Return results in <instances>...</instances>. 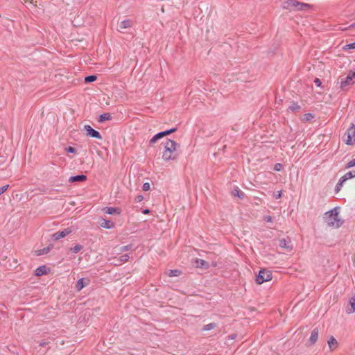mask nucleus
Here are the masks:
<instances>
[{
	"label": "nucleus",
	"instance_id": "1",
	"mask_svg": "<svg viewBox=\"0 0 355 355\" xmlns=\"http://www.w3.org/2000/svg\"><path fill=\"white\" fill-rule=\"evenodd\" d=\"M340 209L339 207H336L325 213L324 218L329 227L338 228L343 225L344 221L338 216Z\"/></svg>",
	"mask_w": 355,
	"mask_h": 355
},
{
	"label": "nucleus",
	"instance_id": "2",
	"mask_svg": "<svg viewBox=\"0 0 355 355\" xmlns=\"http://www.w3.org/2000/svg\"><path fill=\"white\" fill-rule=\"evenodd\" d=\"M178 144L173 140L167 139L164 143V152L163 153L162 158L165 161L175 159L177 157L176 150Z\"/></svg>",
	"mask_w": 355,
	"mask_h": 355
},
{
	"label": "nucleus",
	"instance_id": "3",
	"mask_svg": "<svg viewBox=\"0 0 355 355\" xmlns=\"http://www.w3.org/2000/svg\"><path fill=\"white\" fill-rule=\"evenodd\" d=\"M284 8L287 9L294 8L297 10H304L310 8V5L300 2L297 0H288L284 3Z\"/></svg>",
	"mask_w": 355,
	"mask_h": 355
},
{
	"label": "nucleus",
	"instance_id": "4",
	"mask_svg": "<svg viewBox=\"0 0 355 355\" xmlns=\"http://www.w3.org/2000/svg\"><path fill=\"white\" fill-rule=\"evenodd\" d=\"M272 277V272L267 269L263 268L259 270L255 281L257 284H261L266 282L270 281Z\"/></svg>",
	"mask_w": 355,
	"mask_h": 355
},
{
	"label": "nucleus",
	"instance_id": "5",
	"mask_svg": "<svg viewBox=\"0 0 355 355\" xmlns=\"http://www.w3.org/2000/svg\"><path fill=\"white\" fill-rule=\"evenodd\" d=\"M355 83V71H350L347 77L340 79V87L342 90H345L346 87Z\"/></svg>",
	"mask_w": 355,
	"mask_h": 355
},
{
	"label": "nucleus",
	"instance_id": "6",
	"mask_svg": "<svg viewBox=\"0 0 355 355\" xmlns=\"http://www.w3.org/2000/svg\"><path fill=\"white\" fill-rule=\"evenodd\" d=\"M72 232V230L70 227L65 228L62 230L55 232L51 235V238L53 241H58L62 238L65 237Z\"/></svg>",
	"mask_w": 355,
	"mask_h": 355
},
{
	"label": "nucleus",
	"instance_id": "7",
	"mask_svg": "<svg viewBox=\"0 0 355 355\" xmlns=\"http://www.w3.org/2000/svg\"><path fill=\"white\" fill-rule=\"evenodd\" d=\"M84 130L86 131L87 135L93 138H96L98 139H101L102 136L100 132L94 128H92L89 125H85Z\"/></svg>",
	"mask_w": 355,
	"mask_h": 355
},
{
	"label": "nucleus",
	"instance_id": "8",
	"mask_svg": "<svg viewBox=\"0 0 355 355\" xmlns=\"http://www.w3.org/2000/svg\"><path fill=\"white\" fill-rule=\"evenodd\" d=\"M90 283V279L88 278H80L79 279L75 286V289L76 291H80L83 288L89 285Z\"/></svg>",
	"mask_w": 355,
	"mask_h": 355
},
{
	"label": "nucleus",
	"instance_id": "9",
	"mask_svg": "<svg viewBox=\"0 0 355 355\" xmlns=\"http://www.w3.org/2000/svg\"><path fill=\"white\" fill-rule=\"evenodd\" d=\"M51 272L50 268L47 267L45 265L39 266L35 270V275L37 277H40L44 275H48Z\"/></svg>",
	"mask_w": 355,
	"mask_h": 355
},
{
	"label": "nucleus",
	"instance_id": "10",
	"mask_svg": "<svg viewBox=\"0 0 355 355\" xmlns=\"http://www.w3.org/2000/svg\"><path fill=\"white\" fill-rule=\"evenodd\" d=\"M194 263L196 268L202 269H208L209 268V262L201 259H196Z\"/></svg>",
	"mask_w": 355,
	"mask_h": 355
},
{
	"label": "nucleus",
	"instance_id": "11",
	"mask_svg": "<svg viewBox=\"0 0 355 355\" xmlns=\"http://www.w3.org/2000/svg\"><path fill=\"white\" fill-rule=\"evenodd\" d=\"M319 330L318 327L314 328L311 334V336L309 340V345H313L318 338Z\"/></svg>",
	"mask_w": 355,
	"mask_h": 355
},
{
	"label": "nucleus",
	"instance_id": "12",
	"mask_svg": "<svg viewBox=\"0 0 355 355\" xmlns=\"http://www.w3.org/2000/svg\"><path fill=\"white\" fill-rule=\"evenodd\" d=\"M87 179V176L84 174L76 175L71 176L69 179V182L73 183L76 182H83L86 181Z\"/></svg>",
	"mask_w": 355,
	"mask_h": 355
},
{
	"label": "nucleus",
	"instance_id": "13",
	"mask_svg": "<svg viewBox=\"0 0 355 355\" xmlns=\"http://www.w3.org/2000/svg\"><path fill=\"white\" fill-rule=\"evenodd\" d=\"M347 140L346 141V144L348 145L352 144V137L355 136V126L354 124L348 128L347 131Z\"/></svg>",
	"mask_w": 355,
	"mask_h": 355
},
{
	"label": "nucleus",
	"instance_id": "14",
	"mask_svg": "<svg viewBox=\"0 0 355 355\" xmlns=\"http://www.w3.org/2000/svg\"><path fill=\"white\" fill-rule=\"evenodd\" d=\"M100 225L103 228L110 230L114 228L115 225L114 222L110 220L102 218V222L100 223Z\"/></svg>",
	"mask_w": 355,
	"mask_h": 355
},
{
	"label": "nucleus",
	"instance_id": "15",
	"mask_svg": "<svg viewBox=\"0 0 355 355\" xmlns=\"http://www.w3.org/2000/svg\"><path fill=\"white\" fill-rule=\"evenodd\" d=\"M103 211L105 214H118L119 215L121 214V209L119 208H117V207H105L103 209Z\"/></svg>",
	"mask_w": 355,
	"mask_h": 355
},
{
	"label": "nucleus",
	"instance_id": "16",
	"mask_svg": "<svg viewBox=\"0 0 355 355\" xmlns=\"http://www.w3.org/2000/svg\"><path fill=\"white\" fill-rule=\"evenodd\" d=\"M132 21L130 19H125L122 21L119 25V31H121L123 29L130 28L132 26Z\"/></svg>",
	"mask_w": 355,
	"mask_h": 355
},
{
	"label": "nucleus",
	"instance_id": "17",
	"mask_svg": "<svg viewBox=\"0 0 355 355\" xmlns=\"http://www.w3.org/2000/svg\"><path fill=\"white\" fill-rule=\"evenodd\" d=\"M327 343H328L329 347L330 348V349L331 351L334 350L338 346V342H337L336 339L333 336H330V338H329V340L327 341Z\"/></svg>",
	"mask_w": 355,
	"mask_h": 355
},
{
	"label": "nucleus",
	"instance_id": "18",
	"mask_svg": "<svg viewBox=\"0 0 355 355\" xmlns=\"http://www.w3.org/2000/svg\"><path fill=\"white\" fill-rule=\"evenodd\" d=\"M291 242L288 241L286 239H282L279 240V245L282 248L292 249V245H290Z\"/></svg>",
	"mask_w": 355,
	"mask_h": 355
},
{
	"label": "nucleus",
	"instance_id": "19",
	"mask_svg": "<svg viewBox=\"0 0 355 355\" xmlns=\"http://www.w3.org/2000/svg\"><path fill=\"white\" fill-rule=\"evenodd\" d=\"M52 248H53V245H49V246H47L46 248H44L42 249L37 250L35 252L37 256H41V255L46 254H48L50 252V250L52 249Z\"/></svg>",
	"mask_w": 355,
	"mask_h": 355
},
{
	"label": "nucleus",
	"instance_id": "20",
	"mask_svg": "<svg viewBox=\"0 0 355 355\" xmlns=\"http://www.w3.org/2000/svg\"><path fill=\"white\" fill-rule=\"evenodd\" d=\"M112 116L110 113H103L101 115H99L98 119V122L99 123H103L105 121L111 120Z\"/></svg>",
	"mask_w": 355,
	"mask_h": 355
},
{
	"label": "nucleus",
	"instance_id": "21",
	"mask_svg": "<svg viewBox=\"0 0 355 355\" xmlns=\"http://www.w3.org/2000/svg\"><path fill=\"white\" fill-rule=\"evenodd\" d=\"M355 178V170L350 171L346 173L344 175L341 177L342 181L346 182L347 180Z\"/></svg>",
	"mask_w": 355,
	"mask_h": 355
},
{
	"label": "nucleus",
	"instance_id": "22",
	"mask_svg": "<svg viewBox=\"0 0 355 355\" xmlns=\"http://www.w3.org/2000/svg\"><path fill=\"white\" fill-rule=\"evenodd\" d=\"M232 193L234 196H237L240 199H243L245 197V193L238 187H235L232 191Z\"/></svg>",
	"mask_w": 355,
	"mask_h": 355
},
{
	"label": "nucleus",
	"instance_id": "23",
	"mask_svg": "<svg viewBox=\"0 0 355 355\" xmlns=\"http://www.w3.org/2000/svg\"><path fill=\"white\" fill-rule=\"evenodd\" d=\"M349 304L350 308H347L346 310L347 313H352L355 312V297H353L349 300Z\"/></svg>",
	"mask_w": 355,
	"mask_h": 355
},
{
	"label": "nucleus",
	"instance_id": "24",
	"mask_svg": "<svg viewBox=\"0 0 355 355\" xmlns=\"http://www.w3.org/2000/svg\"><path fill=\"white\" fill-rule=\"evenodd\" d=\"M301 106L296 102L293 101L291 105L288 107V110L291 112H299Z\"/></svg>",
	"mask_w": 355,
	"mask_h": 355
},
{
	"label": "nucleus",
	"instance_id": "25",
	"mask_svg": "<svg viewBox=\"0 0 355 355\" xmlns=\"http://www.w3.org/2000/svg\"><path fill=\"white\" fill-rule=\"evenodd\" d=\"M182 270H178V269L169 270L167 272V275L171 277H179L180 275H182Z\"/></svg>",
	"mask_w": 355,
	"mask_h": 355
},
{
	"label": "nucleus",
	"instance_id": "26",
	"mask_svg": "<svg viewBox=\"0 0 355 355\" xmlns=\"http://www.w3.org/2000/svg\"><path fill=\"white\" fill-rule=\"evenodd\" d=\"M163 138L162 137V134H161V132H158L157 133L156 135H155L149 141V144L150 145H152L153 144H155V142H157L159 139Z\"/></svg>",
	"mask_w": 355,
	"mask_h": 355
},
{
	"label": "nucleus",
	"instance_id": "27",
	"mask_svg": "<svg viewBox=\"0 0 355 355\" xmlns=\"http://www.w3.org/2000/svg\"><path fill=\"white\" fill-rule=\"evenodd\" d=\"M97 80V76L96 75H89L85 77V83H93L95 80Z\"/></svg>",
	"mask_w": 355,
	"mask_h": 355
},
{
	"label": "nucleus",
	"instance_id": "28",
	"mask_svg": "<svg viewBox=\"0 0 355 355\" xmlns=\"http://www.w3.org/2000/svg\"><path fill=\"white\" fill-rule=\"evenodd\" d=\"M345 182V181H342L341 178L339 179L338 182L336 184V185L335 187V193H338L340 191V189Z\"/></svg>",
	"mask_w": 355,
	"mask_h": 355
},
{
	"label": "nucleus",
	"instance_id": "29",
	"mask_svg": "<svg viewBox=\"0 0 355 355\" xmlns=\"http://www.w3.org/2000/svg\"><path fill=\"white\" fill-rule=\"evenodd\" d=\"M177 130H178L177 128H171L169 130L162 131L160 132H161V134H162V137H164L165 136L169 135L170 134L176 132Z\"/></svg>",
	"mask_w": 355,
	"mask_h": 355
},
{
	"label": "nucleus",
	"instance_id": "30",
	"mask_svg": "<svg viewBox=\"0 0 355 355\" xmlns=\"http://www.w3.org/2000/svg\"><path fill=\"white\" fill-rule=\"evenodd\" d=\"M216 327V324L214 322H211V323L207 324L206 325H204L202 329L203 331H209L211 329H214Z\"/></svg>",
	"mask_w": 355,
	"mask_h": 355
},
{
	"label": "nucleus",
	"instance_id": "31",
	"mask_svg": "<svg viewBox=\"0 0 355 355\" xmlns=\"http://www.w3.org/2000/svg\"><path fill=\"white\" fill-rule=\"evenodd\" d=\"M313 118H314V115L313 114H311V113H306V114H304L302 120L303 121H311Z\"/></svg>",
	"mask_w": 355,
	"mask_h": 355
},
{
	"label": "nucleus",
	"instance_id": "32",
	"mask_svg": "<svg viewBox=\"0 0 355 355\" xmlns=\"http://www.w3.org/2000/svg\"><path fill=\"white\" fill-rule=\"evenodd\" d=\"M129 259V255L127 254H123L121 255L120 257H119V264H121L123 263H125Z\"/></svg>",
	"mask_w": 355,
	"mask_h": 355
},
{
	"label": "nucleus",
	"instance_id": "33",
	"mask_svg": "<svg viewBox=\"0 0 355 355\" xmlns=\"http://www.w3.org/2000/svg\"><path fill=\"white\" fill-rule=\"evenodd\" d=\"M83 245H80V244H77L73 248H71V250L73 252V253H78L79 251H80L82 249H83Z\"/></svg>",
	"mask_w": 355,
	"mask_h": 355
},
{
	"label": "nucleus",
	"instance_id": "34",
	"mask_svg": "<svg viewBox=\"0 0 355 355\" xmlns=\"http://www.w3.org/2000/svg\"><path fill=\"white\" fill-rule=\"evenodd\" d=\"M355 49V42L353 43L347 44L344 47V50H349V49Z\"/></svg>",
	"mask_w": 355,
	"mask_h": 355
},
{
	"label": "nucleus",
	"instance_id": "35",
	"mask_svg": "<svg viewBox=\"0 0 355 355\" xmlns=\"http://www.w3.org/2000/svg\"><path fill=\"white\" fill-rule=\"evenodd\" d=\"M354 166H355V159H353L347 162V164L345 165V168H350Z\"/></svg>",
	"mask_w": 355,
	"mask_h": 355
},
{
	"label": "nucleus",
	"instance_id": "36",
	"mask_svg": "<svg viewBox=\"0 0 355 355\" xmlns=\"http://www.w3.org/2000/svg\"><path fill=\"white\" fill-rule=\"evenodd\" d=\"M28 5L31 6V7L35 6L33 0H24V6H26V7H27L29 9Z\"/></svg>",
	"mask_w": 355,
	"mask_h": 355
},
{
	"label": "nucleus",
	"instance_id": "37",
	"mask_svg": "<svg viewBox=\"0 0 355 355\" xmlns=\"http://www.w3.org/2000/svg\"><path fill=\"white\" fill-rule=\"evenodd\" d=\"M132 247V245L131 244L121 246L120 248V251L121 252L128 251V250H131Z\"/></svg>",
	"mask_w": 355,
	"mask_h": 355
},
{
	"label": "nucleus",
	"instance_id": "38",
	"mask_svg": "<svg viewBox=\"0 0 355 355\" xmlns=\"http://www.w3.org/2000/svg\"><path fill=\"white\" fill-rule=\"evenodd\" d=\"M282 169V164L280 163H277L274 166V170L275 171H280Z\"/></svg>",
	"mask_w": 355,
	"mask_h": 355
},
{
	"label": "nucleus",
	"instance_id": "39",
	"mask_svg": "<svg viewBox=\"0 0 355 355\" xmlns=\"http://www.w3.org/2000/svg\"><path fill=\"white\" fill-rule=\"evenodd\" d=\"M150 183H148V182L144 183L142 186V189L144 191H147L150 190Z\"/></svg>",
	"mask_w": 355,
	"mask_h": 355
},
{
	"label": "nucleus",
	"instance_id": "40",
	"mask_svg": "<svg viewBox=\"0 0 355 355\" xmlns=\"http://www.w3.org/2000/svg\"><path fill=\"white\" fill-rule=\"evenodd\" d=\"M65 150L69 153H75L76 152V148L72 146H69Z\"/></svg>",
	"mask_w": 355,
	"mask_h": 355
},
{
	"label": "nucleus",
	"instance_id": "41",
	"mask_svg": "<svg viewBox=\"0 0 355 355\" xmlns=\"http://www.w3.org/2000/svg\"><path fill=\"white\" fill-rule=\"evenodd\" d=\"M8 187H9V185L6 184V185H3L0 187V196L8 189Z\"/></svg>",
	"mask_w": 355,
	"mask_h": 355
},
{
	"label": "nucleus",
	"instance_id": "42",
	"mask_svg": "<svg viewBox=\"0 0 355 355\" xmlns=\"http://www.w3.org/2000/svg\"><path fill=\"white\" fill-rule=\"evenodd\" d=\"M143 200H144V196L141 195H138L137 196H136L135 201L136 202H141Z\"/></svg>",
	"mask_w": 355,
	"mask_h": 355
},
{
	"label": "nucleus",
	"instance_id": "43",
	"mask_svg": "<svg viewBox=\"0 0 355 355\" xmlns=\"http://www.w3.org/2000/svg\"><path fill=\"white\" fill-rule=\"evenodd\" d=\"M314 83L315 85L317 86V87H320L321 85H322V82L321 80L318 78H315V80H314Z\"/></svg>",
	"mask_w": 355,
	"mask_h": 355
},
{
	"label": "nucleus",
	"instance_id": "44",
	"mask_svg": "<svg viewBox=\"0 0 355 355\" xmlns=\"http://www.w3.org/2000/svg\"><path fill=\"white\" fill-rule=\"evenodd\" d=\"M354 27H355V23L352 24H351V25H349L348 27H345V26L340 27V30H341V31H346V30H347L348 28H354Z\"/></svg>",
	"mask_w": 355,
	"mask_h": 355
},
{
	"label": "nucleus",
	"instance_id": "45",
	"mask_svg": "<svg viewBox=\"0 0 355 355\" xmlns=\"http://www.w3.org/2000/svg\"><path fill=\"white\" fill-rule=\"evenodd\" d=\"M48 344H49V342L45 341V340H42V341L40 342V343H39L40 346H42V347H46V345H48Z\"/></svg>",
	"mask_w": 355,
	"mask_h": 355
},
{
	"label": "nucleus",
	"instance_id": "46",
	"mask_svg": "<svg viewBox=\"0 0 355 355\" xmlns=\"http://www.w3.org/2000/svg\"><path fill=\"white\" fill-rule=\"evenodd\" d=\"M264 220L267 222L271 223L272 221V218L270 216H265Z\"/></svg>",
	"mask_w": 355,
	"mask_h": 355
},
{
	"label": "nucleus",
	"instance_id": "47",
	"mask_svg": "<svg viewBox=\"0 0 355 355\" xmlns=\"http://www.w3.org/2000/svg\"><path fill=\"white\" fill-rule=\"evenodd\" d=\"M281 197H282V191H277V193L275 194V199H279Z\"/></svg>",
	"mask_w": 355,
	"mask_h": 355
},
{
	"label": "nucleus",
	"instance_id": "48",
	"mask_svg": "<svg viewBox=\"0 0 355 355\" xmlns=\"http://www.w3.org/2000/svg\"><path fill=\"white\" fill-rule=\"evenodd\" d=\"M141 212L144 214H148L150 211L149 209H144L141 211Z\"/></svg>",
	"mask_w": 355,
	"mask_h": 355
},
{
	"label": "nucleus",
	"instance_id": "49",
	"mask_svg": "<svg viewBox=\"0 0 355 355\" xmlns=\"http://www.w3.org/2000/svg\"><path fill=\"white\" fill-rule=\"evenodd\" d=\"M230 336L231 337V338H232V339H234V338H235V337H236V335L232 334V335H231V336Z\"/></svg>",
	"mask_w": 355,
	"mask_h": 355
}]
</instances>
